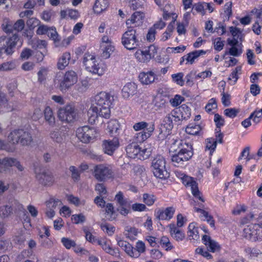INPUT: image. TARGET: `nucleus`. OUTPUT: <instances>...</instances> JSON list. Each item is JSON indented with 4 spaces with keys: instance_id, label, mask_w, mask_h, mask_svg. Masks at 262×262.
I'll return each instance as SVG.
<instances>
[{
    "instance_id": "obj_1",
    "label": "nucleus",
    "mask_w": 262,
    "mask_h": 262,
    "mask_svg": "<svg viewBox=\"0 0 262 262\" xmlns=\"http://www.w3.org/2000/svg\"><path fill=\"white\" fill-rule=\"evenodd\" d=\"M8 140L12 144H20L22 146H30L33 142L31 133L24 129L12 130L8 136Z\"/></svg>"
},
{
    "instance_id": "obj_2",
    "label": "nucleus",
    "mask_w": 262,
    "mask_h": 262,
    "mask_svg": "<svg viewBox=\"0 0 262 262\" xmlns=\"http://www.w3.org/2000/svg\"><path fill=\"white\" fill-rule=\"evenodd\" d=\"M179 151L171 157V161L176 166L182 165L193 156L192 146L190 143L181 140L179 143Z\"/></svg>"
},
{
    "instance_id": "obj_3",
    "label": "nucleus",
    "mask_w": 262,
    "mask_h": 262,
    "mask_svg": "<svg viewBox=\"0 0 262 262\" xmlns=\"http://www.w3.org/2000/svg\"><path fill=\"white\" fill-rule=\"evenodd\" d=\"M113 99V97L105 92H101L94 97L93 104L99 108L101 113H103V118H107L110 116V105Z\"/></svg>"
},
{
    "instance_id": "obj_4",
    "label": "nucleus",
    "mask_w": 262,
    "mask_h": 262,
    "mask_svg": "<svg viewBox=\"0 0 262 262\" xmlns=\"http://www.w3.org/2000/svg\"><path fill=\"white\" fill-rule=\"evenodd\" d=\"M126 151L127 156L130 158H137L144 160L147 159L150 156L151 149L149 145L148 147L142 146L136 143H132L127 146Z\"/></svg>"
},
{
    "instance_id": "obj_5",
    "label": "nucleus",
    "mask_w": 262,
    "mask_h": 262,
    "mask_svg": "<svg viewBox=\"0 0 262 262\" xmlns=\"http://www.w3.org/2000/svg\"><path fill=\"white\" fill-rule=\"evenodd\" d=\"M83 63L85 69L98 76L103 75L106 71V67H102L99 64L94 55L86 53L84 54L83 58Z\"/></svg>"
},
{
    "instance_id": "obj_6",
    "label": "nucleus",
    "mask_w": 262,
    "mask_h": 262,
    "mask_svg": "<svg viewBox=\"0 0 262 262\" xmlns=\"http://www.w3.org/2000/svg\"><path fill=\"white\" fill-rule=\"evenodd\" d=\"M121 42L129 50L135 49L139 46L140 41L136 30L133 29L132 26H128L127 30L123 34Z\"/></svg>"
},
{
    "instance_id": "obj_7",
    "label": "nucleus",
    "mask_w": 262,
    "mask_h": 262,
    "mask_svg": "<svg viewBox=\"0 0 262 262\" xmlns=\"http://www.w3.org/2000/svg\"><path fill=\"white\" fill-rule=\"evenodd\" d=\"M151 168L154 176L161 179H166L169 177V173L166 168L165 158L158 155L152 160Z\"/></svg>"
},
{
    "instance_id": "obj_8",
    "label": "nucleus",
    "mask_w": 262,
    "mask_h": 262,
    "mask_svg": "<svg viewBox=\"0 0 262 262\" xmlns=\"http://www.w3.org/2000/svg\"><path fill=\"white\" fill-rule=\"evenodd\" d=\"M133 128L136 131L144 129L143 132L137 133L136 136L137 141L141 143L150 137L155 129V125L152 123L148 124L141 121L135 123Z\"/></svg>"
},
{
    "instance_id": "obj_9",
    "label": "nucleus",
    "mask_w": 262,
    "mask_h": 262,
    "mask_svg": "<svg viewBox=\"0 0 262 262\" xmlns=\"http://www.w3.org/2000/svg\"><path fill=\"white\" fill-rule=\"evenodd\" d=\"M18 40V36L16 34L11 36H2L0 37V56L3 51L7 55H11L14 52V48Z\"/></svg>"
},
{
    "instance_id": "obj_10",
    "label": "nucleus",
    "mask_w": 262,
    "mask_h": 262,
    "mask_svg": "<svg viewBox=\"0 0 262 262\" xmlns=\"http://www.w3.org/2000/svg\"><path fill=\"white\" fill-rule=\"evenodd\" d=\"M94 176L98 181L103 182L113 177V171L109 165L98 164L94 167Z\"/></svg>"
},
{
    "instance_id": "obj_11",
    "label": "nucleus",
    "mask_w": 262,
    "mask_h": 262,
    "mask_svg": "<svg viewBox=\"0 0 262 262\" xmlns=\"http://www.w3.org/2000/svg\"><path fill=\"white\" fill-rule=\"evenodd\" d=\"M34 172L36 180L41 185L50 186L54 183V177L50 171L40 168H35Z\"/></svg>"
},
{
    "instance_id": "obj_12",
    "label": "nucleus",
    "mask_w": 262,
    "mask_h": 262,
    "mask_svg": "<svg viewBox=\"0 0 262 262\" xmlns=\"http://www.w3.org/2000/svg\"><path fill=\"white\" fill-rule=\"evenodd\" d=\"M96 135V129L94 127L88 125L79 127L76 130L77 138L84 143L91 142L95 138Z\"/></svg>"
},
{
    "instance_id": "obj_13",
    "label": "nucleus",
    "mask_w": 262,
    "mask_h": 262,
    "mask_svg": "<svg viewBox=\"0 0 262 262\" xmlns=\"http://www.w3.org/2000/svg\"><path fill=\"white\" fill-rule=\"evenodd\" d=\"M115 200L118 205L117 211L122 215H127L130 212L131 201L125 198L121 191H119L116 194Z\"/></svg>"
},
{
    "instance_id": "obj_14",
    "label": "nucleus",
    "mask_w": 262,
    "mask_h": 262,
    "mask_svg": "<svg viewBox=\"0 0 262 262\" xmlns=\"http://www.w3.org/2000/svg\"><path fill=\"white\" fill-rule=\"evenodd\" d=\"M245 237L252 241L262 240V225L257 224H252L244 230Z\"/></svg>"
},
{
    "instance_id": "obj_15",
    "label": "nucleus",
    "mask_w": 262,
    "mask_h": 262,
    "mask_svg": "<svg viewBox=\"0 0 262 262\" xmlns=\"http://www.w3.org/2000/svg\"><path fill=\"white\" fill-rule=\"evenodd\" d=\"M156 53H157L156 47L154 45H150L144 50H138L136 52L135 56L139 61L146 62L149 61Z\"/></svg>"
},
{
    "instance_id": "obj_16",
    "label": "nucleus",
    "mask_w": 262,
    "mask_h": 262,
    "mask_svg": "<svg viewBox=\"0 0 262 262\" xmlns=\"http://www.w3.org/2000/svg\"><path fill=\"white\" fill-rule=\"evenodd\" d=\"M116 135L113 139L105 140L102 143V148L105 154L108 155H112L114 151L119 146V141L118 138L116 137Z\"/></svg>"
},
{
    "instance_id": "obj_17",
    "label": "nucleus",
    "mask_w": 262,
    "mask_h": 262,
    "mask_svg": "<svg viewBox=\"0 0 262 262\" xmlns=\"http://www.w3.org/2000/svg\"><path fill=\"white\" fill-rule=\"evenodd\" d=\"M182 182L185 186H190L192 194L196 199L203 202L202 196L200 195V192L198 189L197 184L195 181L192 180L191 177L184 176L182 177Z\"/></svg>"
},
{
    "instance_id": "obj_18",
    "label": "nucleus",
    "mask_w": 262,
    "mask_h": 262,
    "mask_svg": "<svg viewBox=\"0 0 262 262\" xmlns=\"http://www.w3.org/2000/svg\"><path fill=\"white\" fill-rule=\"evenodd\" d=\"M175 209L172 207H167L165 210L159 209L156 212V216L159 220H169L173 215Z\"/></svg>"
},
{
    "instance_id": "obj_19",
    "label": "nucleus",
    "mask_w": 262,
    "mask_h": 262,
    "mask_svg": "<svg viewBox=\"0 0 262 262\" xmlns=\"http://www.w3.org/2000/svg\"><path fill=\"white\" fill-rule=\"evenodd\" d=\"M139 79L143 84L148 85L153 83L156 77L155 73L152 71L141 72L139 75Z\"/></svg>"
},
{
    "instance_id": "obj_20",
    "label": "nucleus",
    "mask_w": 262,
    "mask_h": 262,
    "mask_svg": "<svg viewBox=\"0 0 262 262\" xmlns=\"http://www.w3.org/2000/svg\"><path fill=\"white\" fill-rule=\"evenodd\" d=\"M143 15L139 11L135 12L126 21L127 26H132L133 29L134 27L140 26L142 23Z\"/></svg>"
},
{
    "instance_id": "obj_21",
    "label": "nucleus",
    "mask_w": 262,
    "mask_h": 262,
    "mask_svg": "<svg viewBox=\"0 0 262 262\" xmlns=\"http://www.w3.org/2000/svg\"><path fill=\"white\" fill-rule=\"evenodd\" d=\"M118 245L127 254L132 257L137 258L138 253H134V247L128 242L120 239H117Z\"/></svg>"
},
{
    "instance_id": "obj_22",
    "label": "nucleus",
    "mask_w": 262,
    "mask_h": 262,
    "mask_svg": "<svg viewBox=\"0 0 262 262\" xmlns=\"http://www.w3.org/2000/svg\"><path fill=\"white\" fill-rule=\"evenodd\" d=\"M103 114L99 108L93 104L88 111V122L91 124H94L98 116L103 117Z\"/></svg>"
},
{
    "instance_id": "obj_23",
    "label": "nucleus",
    "mask_w": 262,
    "mask_h": 262,
    "mask_svg": "<svg viewBox=\"0 0 262 262\" xmlns=\"http://www.w3.org/2000/svg\"><path fill=\"white\" fill-rule=\"evenodd\" d=\"M203 243L209 248V250L212 252L219 251L220 249V246L216 241L211 239L209 236L204 235L202 237Z\"/></svg>"
},
{
    "instance_id": "obj_24",
    "label": "nucleus",
    "mask_w": 262,
    "mask_h": 262,
    "mask_svg": "<svg viewBox=\"0 0 262 262\" xmlns=\"http://www.w3.org/2000/svg\"><path fill=\"white\" fill-rule=\"evenodd\" d=\"M137 85L134 82L126 83L122 90V96L125 98H128L133 96L137 92Z\"/></svg>"
},
{
    "instance_id": "obj_25",
    "label": "nucleus",
    "mask_w": 262,
    "mask_h": 262,
    "mask_svg": "<svg viewBox=\"0 0 262 262\" xmlns=\"http://www.w3.org/2000/svg\"><path fill=\"white\" fill-rule=\"evenodd\" d=\"M172 111L176 112V115L179 114L181 116V119L183 120L188 119L191 116L190 108L185 104L178 108H176Z\"/></svg>"
},
{
    "instance_id": "obj_26",
    "label": "nucleus",
    "mask_w": 262,
    "mask_h": 262,
    "mask_svg": "<svg viewBox=\"0 0 262 262\" xmlns=\"http://www.w3.org/2000/svg\"><path fill=\"white\" fill-rule=\"evenodd\" d=\"M206 51L201 50H195L186 54V63L192 64L200 56L205 54Z\"/></svg>"
},
{
    "instance_id": "obj_27",
    "label": "nucleus",
    "mask_w": 262,
    "mask_h": 262,
    "mask_svg": "<svg viewBox=\"0 0 262 262\" xmlns=\"http://www.w3.org/2000/svg\"><path fill=\"white\" fill-rule=\"evenodd\" d=\"M97 244L100 245L106 253L112 255H115L116 254L118 253V250L113 249L111 247L110 241L102 239L98 240L97 241Z\"/></svg>"
},
{
    "instance_id": "obj_28",
    "label": "nucleus",
    "mask_w": 262,
    "mask_h": 262,
    "mask_svg": "<svg viewBox=\"0 0 262 262\" xmlns=\"http://www.w3.org/2000/svg\"><path fill=\"white\" fill-rule=\"evenodd\" d=\"M175 112L172 111L170 114L166 116L163 120L162 125L168 131L171 130L173 127V116L176 115Z\"/></svg>"
},
{
    "instance_id": "obj_29",
    "label": "nucleus",
    "mask_w": 262,
    "mask_h": 262,
    "mask_svg": "<svg viewBox=\"0 0 262 262\" xmlns=\"http://www.w3.org/2000/svg\"><path fill=\"white\" fill-rule=\"evenodd\" d=\"M188 236L190 240H198L200 238L198 228L194 223H190L188 226Z\"/></svg>"
},
{
    "instance_id": "obj_30",
    "label": "nucleus",
    "mask_w": 262,
    "mask_h": 262,
    "mask_svg": "<svg viewBox=\"0 0 262 262\" xmlns=\"http://www.w3.org/2000/svg\"><path fill=\"white\" fill-rule=\"evenodd\" d=\"M78 75L77 73L73 71L70 70L67 72V88H70L78 81Z\"/></svg>"
},
{
    "instance_id": "obj_31",
    "label": "nucleus",
    "mask_w": 262,
    "mask_h": 262,
    "mask_svg": "<svg viewBox=\"0 0 262 262\" xmlns=\"http://www.w3.org/2000/svg\"><path fill=\"white\" fill-rule=\"evenodd\" d=\"M108 6L107 0H96L93 9L95 13H100L105 10Z\"/></svg>"
},
{
    "instance_id": "obj_32",
    "label": "nucleus",
    "mask_w": 262,
    "mask_h": 262,
    "mask_svg": "<svg viewBox=\"0 0 262 262\" xmlns=\"http://www.w3.org/2000/svg\"><path fill=\"white\" fill-rule=\"evenodd\" d=\"M77 118V112L71 105H67V122H71Z\"/></svg>"
},
{
    "instance_id": "obj_33",
    "label": "nucleus",
    "mask_w": 262,
    "mask_h": 262,
    "mask_svg": "<svg viewBox=\"0 0 262 262\" xmlns=\"http://www.w3.org/2000/svg\"><path fill=\"white\" fill-rule=\"evenodd\" d=\"M45 118L47 122L50 125H53L55 123V117L53 115V111L51 108L49 106H47L44 110Z\"/></svg>"
},
{
    "instance_id": "obj_34",
    "label": "nucleus",
    "mask_w": 262,
    "mask_h": 262,
    "mask_svg": "<svg viewBox=\"0 0 262 262\" xmlns=\"http://www.w3.org/2000/svg\"><path fill=\"white\" fill-rule=\"evenodd\" d=\"M120 125L117 120H111L107 124V129L111 134H117Z\"/></svg>"
},
{
    "instance_id": "obj_35",
    "label": "nucleus",
    "mask_w": 262,
    "mask_h": 262,
    "mask_svg": "<svg viewBox=\"0 0 262 262\" xmlns=\"http://www.w3.org/2000/svg\"><path fill=\"white\" fill-rule=\"evenodd\" d=\"M124 234L127 238L130 240H134L136 238L135 237L137 235L138 231L135 227L126 226Z\"/></svg>"
},
{
    "instance_id": "obj_36",
    "label": "nucleus",
    "mask_w": 262,
    "mask_h": 262,
    "mask_svg": "<svg viewBox=\"0 0 262 262\" xmlns=\"http://www.w3.org/2000/svg\"><path fill=\"white\" fill-rule=\"evenodd\" d=\"M160 244L161 247L166 251H170L173 248V246L170 242V240L166 236H163L161 237L160 241Z\"/></svg>"
},
{
    "instance_id": "obj_37",
    "label": "nucleus",
    "mask_w": 262,
    "mask_h": 262,
    "mask_svg": "<svg viewBox=\"0 0 262 262\" xmlns=\"http://www.w3.org/2000/svg\"><path fill=\"white\" fill-rule=\"evenodd\" d=\"M201 130L200 125L194 123L189 124L186 128V132L190 135H198Z\"/></svg>"
},
{
    "instance_id": "obj_38",
    "label": "nucleus",
    "mask_w": 262,
    "mask_h": 262,
    "mask_svg": "<svg viewBox=\"0 0 262 262\" xmlns=\"http://www.w3.org/2000/svg\"><path fill=\"white\" fill-rule=\"evenodd\" d=\"M104 45L101 47L103 50L101 56L104 59H107L110 57L111 53L114 51V47L112 44Z\"/></svg>"
},
{
    "instance_id": "obj_39",
    "label": "nucleus",
    "mask_w": 262,
    "mask_h": 262,
    "mask_svg": "<svg viewBox=\"0 0 262 262\" xmlns=\"http://www.w3.org/2000/svg\"><path fill=\"white\" fill-rule=\"evenodd\" d=\"M47 35L49 37L54 40L56 47L58 46L60 39L59 38L58 34L56 32L55 28H49Z\"/></svg>"
},
{
    "instance_id": "obj_40",
    "label": "nucleus",
    "mask_w": 262,
    "mask_h": 262,
    "mask_svg": "<svg viewBox=\"0 0 262 262\" xmlns=\"http://www.w3.org/2000/svg\"><path fill=\"white\" fill-rule=\"evenodd\" d=\"M48 69L41 67L39 71L37 73L38 76V81L40 83H42L45 82L47 78V75L48 74Z\"/></svg>"
},
{
    "instance_id": "obj_41",
    "label": "nucleus",
    "mask_w": 262,
    "mask_h": 262,
    "mask_svg": "<svg viewBox=\"0 0 262 262\" xmlns=\"http://www.w3.org/2000/svg\"><path fill=\"white\" fill-rule=\"evenodd\" d=\"M241 71V67H237L234 70L232 71L231 74L228 77V80L230 81V84L231 85H234L236 82L238 77L237 76V73L238 72Z\"/></svg>"
},
{
    "instance_id": "obj_42",
    "label": "nucleus",
    "mask_w": 262,
    "mask_h": 262,
    "mask_svg": "<svg viewBox=\"0 0 262 262\" xmlns=\"http://www.w3.org/2000/svg\"><path fill=\"white\" fill-rule=\"evenodd\" d=\"M145 244L143 242L139 241L136 243L135 248L133 249V252L138 253V257H139L141 253H143L145 251Z\"/></svg>"
},
{
    "instance_id": "obj_43",
    "label": "nucleus",
    "mask_w": 262,
    "mask_h": 262,
    "mask_svg": "<svg viewBox=\"0 0 262 262\" xmlns=\"http://www.w3.org/2000/svg\"><path fill=\"white\" fill-rule=\"evenodd\" d=\"M183 76L184 74L183 73H179L171 75L173 81L180 86H183L184 84Z\"/></svg>"
},
{
    "instance_id": "obj_44",
    "label": "nucleus",
    "mask_w": 262,
    "mask_h": 262,
    "mask_svg": "<svg viewBox=\"0 0 262 262\" xmlns=\"http://www.w3.org/2000/svg\"><path fill=\"white\" fill-rule=\"evenodd\" d=\"M12 212V209L9 205H5L0 208V216L5 218L8 216Z\"/></svg>"
},
{
    "instance_id": "obj_45",
    "label": "nucleus",
    "mask_w": 262,
    "mask_h": 262,
    "mask_svg": "<svg viewBox=\"0 0 262 262\" xmlns=\"http://www.w3.org/2000/svg\"><path fill=\"white\" fill-rule=\"evenodd\" d=\"M166 100L160 97H157L155 99L154 106L156 110H160L165 107Z\"/></svg>"
},
{
    "instance_id": "obj_46",
    "label": "nucleus",
    "mask_w": 262,
    "mask_h": 262,
    "mask_svg": "<svg viewBox=\"0 0 262 262\" xmlns=\"http://www.w3.org/2000/svg\"><path fill=\"white\" fill-rule=\"evenodd\" d=\"M143 202L148 206L152 205L156 201L155 196L152 194L144 193L143 195Z\"/></svg>"
},
{
    "instance_id": "obj_47",
    "label": "nucleus",
    "mask_w": 262,
    "mask_h": 262,
    "mask_svg": "<svg viewBox=\"0 0 262 262\" xmlns=\"http://www.w3.org/2000/svg\"><path fill=\"white\" fill-rule=\"evenodd\" d=\"M217 108V103L215 99L211 98L205 106V110L208 113H212V111Z\"/></svg>"
},
{
    "instance_id": "obj_48",
    "label": "nucleus",
    "mask_w": 262,
    "mask_h": 262,
    "mask_svg": "<svg viewBox=\"0 0 262 262\" xmlns=\"http://www.w3.org/2000/svg\"><path fill=\"white\" fill-rule=\"evenodd\" d=\"M250 118H252L253 122L255 123L259 122L262 119V109L258 111L255 110L250 115Z\"/></svg>"
},
{
    "instance_id": "obj_49",
    "label": "nucleus",
    "mask_w": 262,
    "mask_h": 262,
    "mask_svg": "<svg viewBox=\"0 0 262 262\" xmlns=\"http://www.w3.org/2000/svg\"><path fill=\"white\" fill-rule=\"evenodd\" d=\"M105 212L107 215H110V217L108 218L110 220H113L115 219V217L114 216L115 213V210L113 204L107 203L106 205Z\"/></svg>"
},
{
    "instance_id": "obj_50",
    "label": "nucleus",
    "mask_w": 262,
    "mask_h": 262,
    "mask_svg": "<svg viewBox=\"0 0 262 262\" xmlns=\"http://www.w3.org/2000/svg\"><path fill=\"white\" fill-rule=\"evenodd\" d=\"M184 100V97L180 95H176L174 98L170 100V103L172 106L176 107L179 105Z\"/></svg>"
},
{
    "instance_id": "obj_51",
    "label": "nucleus",
    "mask_w": 262,
    "mask_h": 262,
    "mask_svg": "<svg viewBox=\"0 0 262 262\" xmlns=\"http://www.w3.org/2000/svg\"><path fill=\"white\" fill-rule=\"evenodd\" d=\"M71 220L74 224H78L83 223L85 220V217L82 214L73 215Z\"/></svg>"
},
{
    "instance_id": "obj_52",
    "label": "nucleus",
    "mask_w": 262,
    "mask_h": 262,
    "mask_svg": "<svg viewBox=\"0 0 262 262\" xmlns=\"http://www.w3.org/2000/svg\"><path fill=\"white\" fill-rule=\"evenodd\" d=\"M214 121L216 127L219 128V129H220V128L223 126L225 123L224 119L218 114H215L214 115Z\"/></svg>"
},
{
    "instance_id": "obj_53",
    "label": "nucleus",
    "mask_w": 262,
    "mask_h": 262,
    "mask_svg": "<svg viewBox=\"0 0 262 262\" xmlns=\"http://www.w3.org/2000/svg\"><path fill=\"white\" fill-rule=\"evenodd\" d=\"M100 227L103 231L106 232L110 235H112L114 233L115 227L108 224H102Z\"/></svg>"
},
{
    "instance_id": "obj_54",
    "label": "nucleus",
    "mask_w": 262,
    "mask_h": 262,
    "mask_svg": "<svg viewBox=\"0 0 262 262\" xmlns=\"http://www.w3.org/2000/svg\"><path fill=\"white\" fill-rule=\"evenodd\" d=\"M129 4L130 8L133 10L139 9L143 5V0H130Z\"/></svg>"
},
{
    "instance_id": "obj_55",
    "label": "nucleus",
    "mask_w": 262,
    "mask_h": 262,
    "mask_svg": "<svg viewBox=\"0 0 262 262\" xmlns=\"http://www.w3.org/2000/svg\"><path fill=\"white\" fill-rule=\"evenodd\" d=\"M204 2H199L197 4H195L193 6L194 8L198 13H201L202 15H204L206 13V11L204 8L205 4Z\"/></svg>"
},
{
    "instance_id": "obj_56",
    "label": "nucleus",
    "mask_w": 262,
    "mask_h": 262,
    "mask_svg": "<svg viewBox=\"0 0 262 262\" xmlns=\"http://www.w3.org/2000/svg\"><path fill=\"white\" fill-rule=\"evenodd\" d=\"M229 29L233 38L236 37L241 40L242 32L239 28L234 27H230Z\"/></svg>"
},
{
    "instance_id": "obj_57",
    "label": "nucleus",
    "mask_w": 262,
    "mask_h": 262,
    "mask_svg": "<svg viewBox=\"0 0 262 262\" xmlns=\"http://www.w3.org/2000/svg\"><path fill=\"white\" fill-rule=\"evenodd\" d=\"M67 12H68L69 17L72 19L76 20L80 16L79 12L75 9H67Z\"/></svg>"
},
{
    "instance_id": "obj_58",
    "label": "nucleus",
    "mask_w": 262,
    "mask_h": 262,
    "mask_svg": "<svg viewBox=\"0 0 262 262\" xmlns=\"http://www.w3.org/2000/svg\"><path fill=\"white\" fill-rule=\"evenodd\" d=\"M61 203L60 201H55L53 199H50L46 202V206L48 208H52L54 210L57 206H60Z\"/></svg>"
},
{
    "instance_id": "obj_59",
    "label": "nucleus",
    "mask_w": 262,
    "mask_h": 262,
    "mask_svg": "<svg viewBox=\"0 0 262 262\" xmlns=\"http://www.w3.org/2000/svg\"><path fill=\"white\" fill-rule=\"evenodd\" d=\"M195 252L200 255H202L208 259H211L212 257V255L208 252L207 250L202 248H196L195 249Z\"/></svg>"
},
{
    "instance_id": "obj_60",
    "label": "nucleus",
    "mask_w": 262,
    "mask_h": 262,
    "mask_svg": "<svg viewBox=\"0 0 262 262\" xmlns=\"http://www.w3.org/2000/svg\"><path fill=\"white\" fill-rule=\"evenodd\" d=\"M222 102L225 106H228L230 105V95L224 92L222 93Z\"/></svg>"
},
{
    "instance_id": "obj_61",
    "label": "nucleus",
    "mask_w": 262,
    "mask_h": 262,
    "mask_svg": "<svg viewBox=\"0 0 262 262\" xmlns=\"http://www.w3.org/2000/svg\"><path fill=\"white\" fill-rule=\"evenodd\" d=\"M16 159L13 158H5L2 159V165L5 167L13 166Z\"/></svg>"
},
{
    "instance_id": "obj_62",
    "label": "nucleus",
    "mask_w": 262,
    "mask_h": 262,
    "mask_svg": "<svg viewBox=\"0 0 262 262\" xmlns=\"http://www.w3.org/2000/svg\"><path fill=\"white\" fill-rule=\"evenodd\" d=\"M69 170L71 172L72 178L74 181H78L80 178V173L79 171L75 166H72L70 167Z\"/></svg>"
},
{
    "instance_id": "obj_63",
    "label": "nucleus",
    "mask_w": 262,
    "mask_h": 262,
    "mask_svg": "<svg viewBox=\"0 0 262 262\" xmlns=\"http://www.w3.org/2000/svg\"><path fill=\"white\" fill-rule=\"evenodd\" d=\"M2 67L4 71H7L14 69L15 68V64L13 61H8L2 63Z\"/></svg>"
},
{
    "instance_id": "obj_64",
    "label": "nucleus",
    "mask_w": 262,
    "mask_h": 262,
    "mask_svg": "<svg viewBox=\"0 0 262 262\" xmlns=\"http://www.w3.org/2000/svg\"><path fill=\"white\" fill-rule=\"evenodd\" d=\"M206 148L209 150H214L216 146V141L213 138L208 139L206 141Z\"/></svg>"
}]
</instances>
